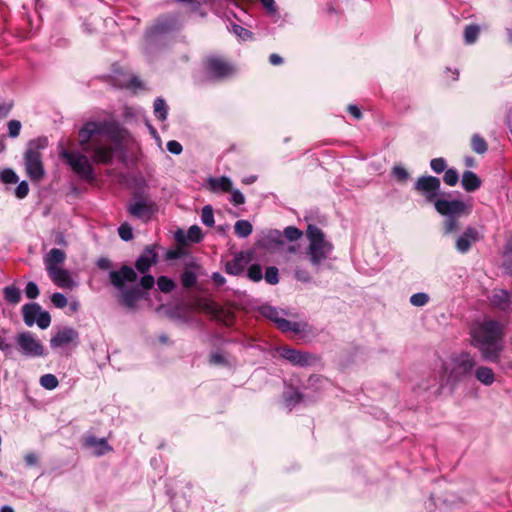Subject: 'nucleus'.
<instances>
[{
  "instance_id": "nucleus-34",
  "label": "nucleus",
  "mask_w": 512,
  "mask_h": 512,
  "mask_svg": "<svg viewBox=\"0 0 512 512\" xmlns=\"http://www.w3.org/2000/svg\"><path fill=\"white\" fill-rule=\"evenodd\" d=\"M201 221L204 225H206L208 227L214 226V223H215L214 213H213V209L210 205H206L202 208Z\"/></svg>"
},
{
  "instance_id": "nucleus-60",
  "label": "nucleus",
  "mask_w": 512,
  "mask_h": 512,
  "mask_svg": "<svg viewBox=\"0 0 512 512\" xmlns=\"http://www.w3.org/2000/svg\"><path fill=\"white\" fill-rule=\"evenodd\" d=\"M154 282V277L152 275H144L140 280L142 288L146 290L151 289L154 285Z\"/></svg>"
},
{
  "instance_id": "nucleus-63",
  "label": "nucleus",
  "mask_w": 512,
  "mask_h": 512,
  "mask_svg": "<svg viewBox=\"0 0 512 512\" xmlns=\"http://www.w3.org/2000/svg\"><path fill=\"white\" fill-rule=\"evenodd\" d=\"M348 112L356 119H360L362 117V113L356 105H349Z\"/></svg>"
},
{
  "instance_id": "nucleus-33",
  "label": "nucleus",
  "mask_w": 512,
  "mask_h": 512,
  "mask_svg": "<svg viewBox=\"0 0 512 512\" xmlns=\"http://www.w3.org/2000/svg\"><path fill=\"white\" fill-rule=\"evenodd\" d=\"M154 114L157 119L163 121L167 117V106L163 99H156L154 102Z\"/></svg>"
},
{
  "instance_id": "nucleus-7",
  "label": "nucleus",
  "mask_w": 512,
  "mask_h": 512,
  "mask_svg": "<svg viewBox=\"0 0 512 512\" xmlns=\"http://www.w3.org/2000/svg\"><path fill=\"white\" fill-rule=\"evenodd\" d=\"M60 156L66 160L75 174L82 179L92 182L95 180V173L88 157L80 152H70L63 149Z\"/></svg>"
},
{
  "instance_id": "nucleus-12",
  "label": "nucleus",
  "mask_w": 512,
  "mask_h": 512,
  "mask_svg": "<svg viewBox=\"0 0 512 512\" xmlns=\"http://www.w3.org/2000/svg\"><path fill=\"white\" fill-rule=\"evenodd\" d=\"M16 342L22 354L27 357H41L44 355L42 343L31 332L19 333Z\"/></svg>"
},
{
  "instance_id": "nucleus-27",
  "label": "nucleus",
  "mask_w": 512,
  "mask_h": 512,
  "mask_svg": "<svg viewBox=\"0 0 512 512\" xmlns=\"http://www.w3.org/2000/svg\"><path fill=\"white\" fill-rule=\"evenodd\" d=\"M197 307L199 309L213 315L215 318H221L222 315L224 314V311L212 301L199 300L197 302Z\"/></svg>"
},
{
  "instance_id": "nucleus-6",
  "label": "nucleus",
  "mask_w": 512,
  "mask_h": 512,
  "mask_svg": "<svg viewBox=\"0 0 512 512\" xmlns=\"http://www.w3.org/2000/svg\"><path fill=\"white\" fill-rule=\"evenodd\" d=\"M46 146V139L33 140L25 153L26 172L31 180L40 181L44 177V168L42 163L40 148Z\"/></svg>"
},
{
  "instance_id": "nucleus-4",
  "label": "nucleus",
  "mask_w": 512,
  "mask_h": 512,
  "mask_svg": "<svg viewBox=\"0 0 512 512\" xmlns=\"http://www.w3.org/2000/svg\"><path fill=\"white\" fill-rule=\"evenodd\" d=\"M476 365L473 356L467 352L451 356V358L443 365V376L446 378L447 383L456 384L472 373Z\"/></svg>"
},
{
  "instance_id": "nucleus-35",
  "label": "nucleus",
  "mask_w": 512,
  "mask_h": 512,
  "mask_svg": "<svg viewBox=\"0 0 512 512\" xmlns=\"http://www.w3.org/2000/svg\"><path fill=\"white\" fill-rule=\"evenodd\" d=\"M40 384L42 387H44L48 390H53L58 386L59 382L55 375L45 374V375L41 376Z\"/></svg>"
},
{
  "instance_id": "nucleus-23",
  "label": "nucleus",
  "mask_w": 512,
  "mask_h": 512,
  "mask_svg": "<svg viewBox=\"0 0 512 512\" xmlns=\"http://www.w3.org/2000/svg\"><path fill=\"white\" fill-rule=\"evenodd\" d=\"M129 213L139 219L148 220L153 212L152 206L144 201H137L128 208Z\"/></svg>"
},
{
  "instance_id": "nucleus-61",
  "label": "nucleus",
  "mask_w": 512,
  "mask_h": 512,
  "mask_svg": "<svg viewBox=\"0 0 512 512\" xmlns=\"http://www.w3.org/2000/svg\"><path fill=\"white\" fill-rule=\"evenodd\" d=\"M12 108L11 103H0V119L6 117Z\"/></svg>"
},
{
  "instance_id": "nucleus-1",
  "label": "nucleus",
  "mask_w": 512,
  "mask_h": 512,
  "mask_svg": "<svg viewBox=\"0 0 512 512\" xmlns=\"http://www.w3.org/2000/svg\"><path fill=\"white\" fill-rule=\"evenodd\" d=\"M125 133L116 120L89 121L79 130V144L83 151L91 153L94 163L110 164Z\"/></svg>"
},
{
  "instance_id": "nucleus-48",
  "label": "nucleus",
  "mask_w": 512,
  "mask_h": 512,
  "mask_svg": "<svg viewBox=\"0 0 512 512\" xmlns=\"http://www.w3.org/2000/svg\"><path fill=\"white\" fill-rule=\"evenodd\" d=\"M51 302L53 303V305L57 308H64L67 306V298L65 297L64 294L62 293H59V292H56L54 294H52L51 296Z\"/></svg>"
},
{
  "instance_id": "nucleus-19",
  "label": "nucleus",
  "mask_w": 512,
  "mask_h": 512,
  "mask_svg": "<svg viewBox=\"0 0 512 512\" xmlns=\"http://www.w3.org/2000/svg\"><path fill=\"white\" fill-rule=\"evenodd\" d=\"M491 303L501 311H512V294L506 290H494Z\"/></svg>"
},
{
  "instance_id": "nucleus-29",
  "label": "nucleus",
  "mask_w": 512,
  "mask_h": 512,
  "mask_svg": "<svg viewBox=\"0 0 512 512\" xmlns=\"http://www.w3.org/2000/svg\"><path fill=\"white\" fill-rule=\"evenodd\" d=\"M3 293L5 300L11 304H18L21 300V292L14 285L5 287Z\"/></svg>"
},
{
  "instance_id": "nucleus-9",
  "label": "nucleus",
  "mask_w": 512,
  "mask_h": 512,
  "mask_svg": "<svg viewBox=\"0 0 512 512\" xmlns=\"http://www.w3.org/2000/svg\"><path fill=\"white\" fill-rule=\"evenodd\" d=\"M440 179L435 176H421L414 184L417 193L424 197L428 203H434L440 196Z\"/></svg>"
},
{
  "instance_id": "nucleus-21",
  "label": "nucleus",
  "mask_w": 512,
  "mask_h": 512,
  "mask_svg": "<svg viewBox=\"0 0 512 512\" xmlns=\"http://www.w3.org/2000/svg\"><path fill=\"white\" fill-rule=\"evenodd\" d=\"M157 262V254L152 247H147L135 263L136 269L141 272H147L150 267Z\"/></svg>"
},
{
  "instance_id": "nucleus-50",
  "label": "nucleus",
  "mask_w": 512,
  "mask_h": 512,
  "mask_svg": "<svg viewBox=\"0 0 512 512\" xmlns=\"http://www.w3.org/2000/svg\"><path fill=\"white\" fill-rule=\"evenodd\" d=\"M392 174L400 182H405L409 177V173L401 166L393 167Z\"/></svg>"
},
{
  "instance_id": "nucleus-38",
  "label": "nucleus",
  "mask_w": 512,
  "mask_h": 512,
  "mask_svg": "<svg viewBox=\"0 0 512 512\" xmlns=\"http://www.w3.org/2000/svg\"><path fill=\"white\" fill-rule=\"evenodd\" d=\"M443 180L447 185L455 186L459 181V174L453 168L446 169L445 174L443 176Z\"/></svg>"
},
{
  "instance_id": "nucleus-22",
  "label": "nucleus",
  "mask_w": 512,
  "mask_h": 512,
  "mask_svg": "<svg viewBox=\"0 0 512 512\" xmlns=\"http://www.w3.org/2000/svg\"><path fill=\"white\" fill-rule=\"evenodd\" d=\"M85 446L92 449L93 454L96 456H102L112 450V447L105 438L97 439L94 436H89L85 439Z\"/></svg>"
},
{
  "instance_id": "nucleus-58",
  "label": "nucleus",
  "mask_w": 512,
  "mask_h": 512,
  "mask_svg": "<svg viewBox=\"0 0 512 512\" xmlns=\"http://www.w3.org/2000/svg\"><path fill=\"white\" fill-rule=\"evenodd\" d=\"M260 2L268 14L274 15L277 13V6L274 0H260Z\"/></svg>"
},
{
  "instance_id": "nucleus-24",
  "label": "nucleus",
  "mask_w": 512,
  "mask_h": 512,
  "mask_svg": "<svg viewBox=\"0 0 512 512\" xmlns=\"http://www.w3.org/2000/svg\"><path fill=\"white\" fill-rule=\"evenodd\" d=\"M461 184L466 192H474L481 186L480 178L470 170H467L462 175Z\"/></svg>"
},
{
  "instance_id": "nucleus-43",
  "label": "nucleus",
  "mask_w": 512,
  "mask_h": 512,
  "mask_svg": "<svg viewBox=\"0 0 512 512\" xmlns=\"http://www.w3.org/2000/svg\"><path fill=\"white\" fill-rule=\"evenodd\" d=\"M265 280L271 285H275L279 282L278 269L274 266L268 267L265 272Z\"/></svg>"
},
{
  "instance_id": "nucleus-52",
  "label": "nucleus",
  "mask_w": 512,
  "mask_h": 512,
  "mask_svg": "<svg viewBox=\"0 0 512 512\" xmlns=\"http://www.w3.org/2000/svg\"><path fill=\"white\" fill-rule=\"evenodd\" d=\"M9 135L12 138L17 137L20 134L21 123L18 120H10L8 122Z\"/></svg>"
},
{
  "instance_id": "nucleus-36",
  "label": "nucleus",
  "mask_w": 512,
  "mask_h": 512,
  "mask_svg": "<svg viewBox=\"0 0 512 512\" xmlns=\"http://www.w3.org/2000/svg\"><path fill=\"white\" fill-rule=\"evenodd\" d=\"M197 276L191 270H185L181 275V283L185 288H191L196 284Z\"/></svg>"
},
{
  "instance_id": "nucleus-44",
  "label": "nucleus",
  "mask_w": 512,
  "mask_h": 512,
  "mask_svg": "<svg viewBox=\"0 0 512 512\" xmlns=\"http://www.w3.org/2000/svg\"><path fill=\"white\" fill-rule=\"evenodd\" d=\"M430 167L435 173L440 174L446 170L447 164L444 158H434L430 161Z\"/></svg>"
},
{
  "instance_id": "nucleus-15",
  "label": "nucleus",
  "mask_w": 512,
  "mask_h": 512,
  "mask_svg": "<svg viewBox=\"0 0 512 512\" xmlns=\"http://www.w3.org/2000/svg\"><path fill=\"white\" fill-rule=\"evenodd\" d=\"M250 261L251 253L241 251L231 261L226 263L225 271L227 274L238 276L244 271V268Z\"/></svg>"
},
{
  "instance_id": "nucleus-25",
  "label": "nucleus",
  "mask_w": 512,
  "mask_h": 512,
  "mask_svg": "<svg viewBox=\"0 0 512 512\" xmlns=\"http://www.w3.org/2000/svg\"><path fill=\"white\" fill-rule=\"evenodd\" d=\"M208 186L212 192H229L232 188V182L228 177L209 178Z\"/></svg>"
},
{
  "instance_id": "nucleus-64",
  "label": "nucleus",
  "mask_w": 512,
  "mask_h": 512,
  "mask_svg": "<svg viewBox=\"0 0 512 512\" xmlns=\"http://www.w3.org/2000/svg\"><path fill=\"white\" fill-rule=\"evenodd\" d=\"M212 280L214 281V283L218 286H222L225 284L226 280L224 278L223 275H221L220 273L218 272H215L212 274Z\"/></svg>"
},
{
  "instance_id": "nucleus-5",
  "label": "nucleus",
  "mask_w": 512,
  "mask_h": 512,
  "mask_svg": "<svg viewBox=\"0 0 512 512\" xmlns=\"http://www.w3.org/2000/svg\"><path fill=\"white\" fill-rule=\"evenodd\" d=\"M309 240L307 254L311 264L321 265L331 254L333 246L325 239L324 233L317 226L309 225L306 231Z\"/></svg>"
},
{
  "instance_id": "nucleus-17",
  "label": "nucleus",
  "mask_w": 512,
  "mask_h": 512,
  "mask_svg": "<svg viewBox=\"0 0 512 512\" xmlns=\"http://www.w3.org/2000/svg\"><path fill=\"white\" fill-rule=\"evenodd\" d=\"M479 233L473 227H468L466 230L458 237L456 241V248L461 253H466L471 248L472 244L479 241Z\"/></svg>"
},
{
  "instance_id": "nucleus-55",
  "label": "nucleus",
  "mask_w": 512,
  "mask_h": 512,
  "mask_svg": "<svg viewBox=\"0 0 512 512\" xmlns=\"http://www.w3.org/2000/svg\"><path fill=\"white\" fill-rule=\"evenodd\" d=\"M28 192H29V186L26 181L20 182L15 189V195L19 199L25 198L27 196Z\"/></svg>"
},
{
  "instance_id": "nucleus-41",
  "label": "nucleus",
  "mask_w": 512,
  "mask_h": 512,
  "mask_svg": "<svg viewBox=\"0 0 512 512\" xmlns=\"http://www.w3.org/2000/svg\"><path fill=\"white\" fill-rule=\"evenodd\" d=\"M232 30L235 35H237L240 39H242L244 41L253 38V33L251 31L247 30L246 28H244L238 24H234L232 26Z\"/></svg>"
},
{
  "instance_id": "nucleus-26",
  "label": "nucleus",
  "mask_w": 512,
  "mask_h": 512,
  "mask_svg": "<svg viewBox=\"0 0 512 512\" xmlns=\"http://www.w3.org/2000/svg\"><path fill=\"white\" fill-rule=\"evenodd\" d=\"M475 376L478 381L487 386L491 385L495 381L494 372L488 367H478L475 371Z\"/></svg>"
},
{
  "instance_id": "nucleus-8",
  "label": "nucleus",
  "mask_w": 512,
  "mask_h": 512,
  "mask_svg": "<svg viewBox=\"0 0 512 512\" xmlns=\"http://www.w3.org/2000/svg\"><path fill=\"white\" fill-rule=\"evenodd\" d=\"M205 73L209 79L223 80L232 76L234 67L225 59L218 56H209L204 61Z\"/></svg>"
},
{
  "instance_id": "nucleus-62",
  "label": "nucleus",
  "mask_w": 512,
  "mask_h": 512,
  "mask_svg": "<svg viewBox=\"0 0 512 512\" xmlns=\"http://www.w3.org/2000/svg\"><path fill=\"white\" fill-rule=\"evenodd\" d=\"M97 266L102 270H108L111 268L112 264L108 258H100L97 261Z\"/></svg>"
},
{
  "instance_id": "nucleus-51",
  "label": "nucleus",
  "mask_w": 512,
  "mask_h": 512,
  "mask_svg": "<svg viewBox=\"0 0 512 512\" xmlns=\"http://www.w3.org/2000/svg\"><path fill=\"white\" fill-rule=\"evenodd\" d=\"M25 294L29 299H35L39 295V289L36 283L28 282L25 288Z\"/></svg>"
},
{
  "instance_id": "nucleus-32",
  "label": "nucleus",
  "mask_w": 512,
  "mask_h": 512,
  "mask_svg": "<svg viewBox=\"0 0 512 512\" xmlns=\"http://www.w3.org/2000/svg\"><path fill=\"white\" fill-rule=\"evenodd\" d=\"M471 146L473 151H475L478 154H484L487 151L486 141L478 134L473 135L471 139Z\"/></svg>"
},
{
  "instance_id": "nucleus-31",
  "label": "nucleus",
  "mask_w": 512,
  "mask_h": 512,
  "mask_svg": "<svg viewBox=\"0 0 512 512\" xmlns=\"http://www.w3.org/2000/svg\"><path fill=\"white\" fill-rule=\"evenodd\" d=\"M480 33V27L475 24H471L464 29V40L466 44H473Z\"/></svg>"
},
{
  "instance_id": "nucleus-20",
  "label": "nucleus",
  "mask_w": 512,
  "mask_h": 512,
  "mask_svg": "<svg viewBox=\"0 0 512 512\" xmlns=\"http://www.w3.org/2000/svg\"><path fill=\"white\" fill-rule=\"evenodd\" d=\"M65 259L66 255L64 251L58 248L51 249L49 253L44 257V264L47 273L57 268H62Z\"/></svg>"
},
{
  "instance_id": "nucleus-18",
  "label": "nucleus",
  "mask_w": 512,
  "mask_h": 512,
  "mask_svg": "<svg viewBox=\"0 0 512 512\" xmlns=\"http://www.w3.org/2000/svg\"><path fill=\"white\" fill-rule=\"evenodd\" d=\"M48 275L53 283L60 288L72 289L76 286V283L72 280L69 271L63 267L48 272Z\"/></svg>"
},
{
  "instance_id": "nucleus-53",
  "label": "nucleus",
  "mask_w": 512,
  "mask_h": 512,
  "mask_svg": "<svg viewBox=\"0 0 512 512\" xmlns=\"http://www.w3.org/2000/svg\"><path fill=\"white\" fill-rule=\"evenodd\" d=\"M187 236L190 241L199 242L202 238L201 229L198 226L194 225L189 228Z\"/></svg>"
},
{
  "instance_id": "nucleus-49",
  "label": "nucleus",
  "mask_w": 512,
  "mask_h": 512,
  "mask_svg": "<svg viewBox=\"0 0 512 512\" xmlns=\"http://www.w3.org/2000/svg\"><path fill=\"white\" fill-rule=\"evenodd\" d=\"M458 217H448L444 224L445 234H450L459 229Z\"/></svg>"
},
{
  "instance_id": "nucleus-2",
  "label": "nucleus",
  "mask_w": 512,
  "mask_h": 512,
  "mask_svg": "<svg viewBox=\"0 0 512 512\" xmlns=\"http://www.w3.org/2000/svg\"><path fill=\"white\" fill-rule=\"evenodd\" d=\"M471 335L476 346L483 357L495 362L502 350L501 340L503 337V326L494 320H485L472 327Z\"/></svg>"
},
{
  "instance_id": "nucleus-56",
  "label": "nucleus",
  "mask_w": 512,
  "mask_h": 512,
  "mask_svg": "<svg viewBox=\"0 0 512 512\" xmlns=\"http://www.w3.org/2000/svg\"><path fill=\"white\" fill-rule=\"evenodd\" d=\"M210 364L212 365H226L227 360L225 356L220 352H214L210 355L209 359Z\"/></svg>"
},
{
  "instance_id": "nucleus-57",
  "label": "nucleus",
  "mask_w": 512,
  "mask_h": 512,
  "mask_svg": "<svg viewBox=\"0 0 512 512\" xmlns=\"http://www.w3.org/2000/svg\"><path fill=\"white\" fill-rule=\"evenodd\" d=\"M295 277L297 280L304 282V283H308L311 281V276H310L309 271L306 269H303V268H297L295 270Z\"/></svg>"
},
{
  "instance_id": "nucleus-37",
  "label": "nucleus",
  "mask_w": 512,
  "mask_h": 512,
  "mask_svg": "<svg viewBox=\"0 0 512 512\" xmlns=\"http://www.w3.org/2000/svg\"><path fill=\"white\" fill-rule=\"evenodd\" d=\"M157 285L159 290L164 293L171 292L175 287L174 281L166 276H160L157 280Z\"/></svg>"
},
{
  "instance_id": "nucleus-28",
  "label": "nucleus",
  "mask_w": 512,
  "mask_h": 512,
  "mask_svg": "<svg viewBox=\"0 0 512 512\" xmlns=\"http://www.w3.org/2000/svg\"><path fill=\"white\" fill-rule=\"evenodd\" d=\"M234 231L238 237L246 238L252 233L253 226L248 220H238L234 225Z\"/></svg>"
},
{
  "instance_id": "nucleus-14",
  "label": "nucleus",
  "mask_w": 512,
  "mask_h": 512,
  "mask_svg": "<svg viewBox=\"0 0 512 512\" xmlns=\"http://www.w3.org/2000/svg\"><path fill=\"white\" fill-rule=\"evenodd\" d=\"M178 21L174 16H162L157 19L155 24L149 28L146 35L147 37H153L160 34L168 33L177 28Z\"/></svg>"
},
{
  "instance_id": "nucleus-16",
  "label": "nucleus",
  "mask_w": 512,
  "mask_h": 512,
  "mask_svg": "<svg viewBox=\"0 0 512 512\" xmlns=\"http://www.w3.org/2000/svg\"><path fill=\"white\" fill-rule=\"evenodd\" d=\"M281 355L283 356V358H285L292 364L299 365V366L311 365L312 362L315 360L313 355L306 353V352H301V351H298L295 349H291V348H284L282 350Z\"/></svg>"
},
{
  "instance_id": "nucleus-40",
  "label": "nucleus",
  "mask_w": 512,
  "mask_h": 512,
  "mask_svg": "<svg viewBox=\"0 0 512 512\" xmlns=\"http://www.w3.org/2000/svg\"><path fill=\"white\" fill-rule=\"evenodd\" d=\"M276 325L279 329H281L284 332H287V331L299 332L300 331L298 323L290 322L284 318L280 319Z\"/></svg>"
},
{
  "instance_id": "nucleus-45",
  "label": "nucleus",
  "mask_w": 512,
  "mask_h": 512,
  "mask_svg": "<svg viewBox=\"0 0 512 512\" xmlns=\"http://www.w3.org/2000/svg\"><path fill=\"white\" fill-rule=\"evenodd\" d=\"M119 236L124 241H129L133 238L132 227L128 223H123L118 228Z\"/></svg>"
},
{
  "instance_id": "nucleus-59",
  "label": "nucleus",
  "mask_w": 512,
  "mask_h": 512,
  "mask_svg": "<svg viewBox=\"0 0 512 512\" xmlns=\"http://www.w3.org/2000/svg\"><path fill=\"white\" fill-rule=\"evenodd\" d=\"M167 150L175 155H179L182 152V145L175 140H171L167 143Z\"/></svg>"
},
{
  "instance_id": "nucleus-47",
  "label": "nucleus",
  "mask_w": 512,
  "mask_h": 512,
  "mask_svg": "<svg viewBox=\"0 0 512 512\" xmlns=\"http://www.w3.org/2000/svg\"><path fill=\"white\" fill-rule=\"evenodd\" d=\"M284 235L287 239H289L290 241H296L298 239L301 238L302 236V231L299 230L298 228L296 227H293V226H288L285 228L284 230Z\"/></svg>"
},
{
  "instance_id": "nucleus-54",
  "label": "nucleus",
  "mask_w": 512,
  "mask_h": 512,
  "mask_svg": "<svg viewBox=\"0 0 512 512\" xmlns=\"http://www.w3.org/2000/svg\"><path fill=\"white\" fill-rule=\"evenodd\" d=\"M231 193L230 201L235 205L239 206L245 203V196L237 189L229 191Z\"/></svg>"
},
{
  "instance_id": "nucleus-13",
  "label": "nucleus",
  "mask_w": 512,
  "mask_h": 512,
  "mask_svg": "<svg viewBox=\"0 0 512 512\" xmlns=\"http://www.w3.org/2000/svg\"><path fill=\"white\" fill-rule=\"evenodd\" d=\"M78 332L71 327H63L50 339V346L55 348L65 347L71 343H77Z\"/></svg>"
},
{
  "instance_id": "nucleus-46",
  "label": "nucleus",
  "mask_w": 512,
  "mask_h": 512,
  "mask_svg": "<svg viewBox=\"0 0 512 512\" xmlns=\"http://www.w3.org/2000/svg\"><path fill=\"white\" fill-rule=\"evenodd\" d=\"M0 178L4 183L14 184L18 182V176L11 169H5L1 172Z\"/></svg>"
},
{
  "instance_id": "nucleus-39",
  "label": "nucleus",
  "mask_w": 512,
  "mask_h": 512,
  "mask_svg": "<svg viewBox=\"0 0 512 512\" xmlns=\"http://www.w3.org/2000/svg\"><path fill=\"white\" fill-rule=\"evenodd\" d=\"M247 276L250 280L258 282L262 279V268L259 264H252L247 270Z\"/></svg>"
},
{
  "instance_id": "nucleus-3",
  "label": "nucleus",
  "mask_w": 512,
  "mask_h": 512,
  "mask_svg": "<svg viewBox=\"0 0 512 512\" xmlns=\"http://www.w3.org/2000/svg\"><path fill=\"white\" fill-rule=\"evenodd\" d=\"M109 279L111 284L121 292L120 303L129 309H134L141 296L140 290L138 288L124 290L125 283H133L137 280V274L133 268L124 265L119 270L111 271Z\"/></svg>"
},
{
  "instance_id": "nucleus-10",
  "label": "nucleus",
  "mask_w": 512,
  "mask_h": 512,
  "mask_svg": "<svg viewBox=\"0 0 512 512\" xmlns=\"http://www.w3.org/2000/svg\"><path fill=\"white\" fill-rule=\"evenodd\" d=\"M434 207L439 214L446 217H461L472 211V205L461 200L438 199Z\"/></svg>"
},
{
  "instance_id": "nucleus-30",
  "label": "nucleus",
  "mask_w": 512,
  "mask_h": 512,
  "mask_svg": "<svg viewBox=\"0 0 512 512\" xmlns=\"http://www.w3.org/2000/svg\"><path fill=\"white\" fill-rule=\"evenodd\" d=\"M259 312L265 318L273 321L274 323H278L282 317H280V312L273 306L270 305H262L259 308Z\"/></svg>"
},
{
  "instance_id": "nucleus-11",
  "label": "nucleus",
  "mask_w": 512,
  "mask_h": 512,
  "mask_svg": "<svg viewBox=\"0 0 512 512\" xmlns=\"http://www.w3.org/2000/svg\"><path fill=\"white\" fill-rule=\"evenodd\" d=\"M23 320L29 327L35 323L41 329H46L51 323L50 314L46 311H42L41 307L37 303L25 304L22 307Z\"/></svg>"
},
{
  "instance_id": "nucleus-42",
  "label": "nucleus",
  "mask_w": 512,
  "mask_h": 512,
  "mask_svg": "<svg viewBox=\"0 0 512 512\" xmlns=\"http://www.w3.org/2000/svg\"><path fill=\"white\" fill-rule=\"evenodd\" d=\"M428 301L429 296L426 293H415L410 297V303L417 307L426 305Z\"/></svg>"
}]
</instances>
